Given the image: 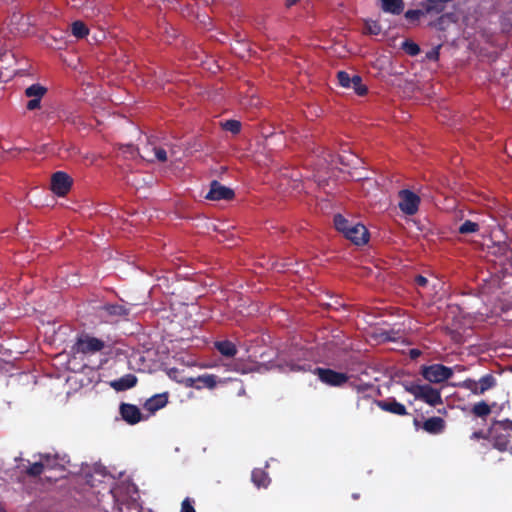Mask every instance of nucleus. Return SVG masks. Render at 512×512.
Segmentation results:
<instances>
[{
  "instance_id": "nucleus-30",
  "label": "nucleus",
  "mask_w": 512,
  "mask_h": 512,
  "mask_svg": "<svg viewBox=\"0 0 512 512\" xmlns=\"http://www.w3.org/2000/svg\"><path fill=\"white\" fill-rule=\"evenodd\" d=\"M279 369L282 372H299L305 371L307 369V365L303 364H295V363H286L285 365L280 364Z\"/></svg>"
},
{
  "instance_id": "nucleus-9",
  "label": "nucleus",
  "mask_w": 512,
  "mask_h": 512,
  "mask_svg": "<svg viewBox=\"0 0 512 512\" xmlns=\"http://www.w3.org/2000/svg\"><path fill=\"white\" fill-rule=\"evenodd\" d=\"M234 197L232 189L221 185L217 181H213L210 186V190L206 195V198L213 201L218 200H230Z\"/></svg>"
},
{
  "instance_id": "nucleus-15",
  "label": "nucleus",
  "mask_w": 512,
  "mask_h": 512,
  "mask_svg": "<svg viewBox=\"0 0 512 512\" xmlns=\"http://www.w3.org/2000/svg\"><path fill=\"white\" fill-rule=\"evenodd\" d=\"M497 250L500 252L499 263L503 265L505 272H512V249L503 244L498 246Z\"/></svg>"
},
{
  "instance_id": "nucleus-49",
  "label": "nucleus",
  "mask_w": 512,
  "mask_h": 512,
  "mask_svg": "<svg viewBox=\"0 0 512 512\" xmlns=\"http://www.w3.org/2000/svg\"><path fill=\"white\" fill-rule=\"evenodd\" d=\"M256 104H257V103H254L253 101H251V102L249 103V105H256Z\"/></svg>"
},
{
  "instance_id": "nucleus-40",
  "label": "nucleus",
  "mask_w": 512,
  "mask_h": 512,
  "mask_svg": "<svg viewBox=\"0 0 512 512\" xmlns=\"http://www.w3.org/2000/svg\"><path fill=\"white\" fill-rule=\"evenodd\" d=\"M438 57H439V52L437 49H434V50L430 51L429 53H427L428 59L437 60Z\"/></svg>"
},
{
  "instance_id": "nucleus-11",
  "label": "nucleus",
  "mask_w": 512,
  "mask_h": 512,
  "mask_svg": "<svg viewBox=\"0 0 512 512\" xmlns=\"http://www.w3.org/2000/svg\"><path fill=\"white\" fill-rule=\"evenodd\" d=\"M345 237L355 245H362L368 242L369 234L364 225L355 223V225L349 229Z\"/></svg>"
},
{
  "instance_id": "nucleus-27",
  "label": "nucleus",
  "mask_w": 512,
  "mask_h": 512,
  "mask_svg": "<svg viewBox=\"0 0 512 512\" xmlns=\"http://www.w3.org/2000/svg\"><path fill=\"white\" fill-rule=\"evenodd\" d=\"M349 89H353L356 94L362 96L367 92V87L362 83V79L358 75L352 76V84Z\"/></svg>"
},
{
  "instance_id": "nucleus-8",
  "label": "nucleus",
  "mask_w": 512,
  "mask_h": 512,
  "mask_svg": "<svg viewBox=\"0 0 512 512\" xmlns=\"http://www.w3.org/2000/svg\"><path fill=\"white\" fill-rule=\"evenodd\" d=\"M319 379L328 385L331 386H340L347 381V376L343 373L335 372L330 369H321L318 368L315 370Z\"/></svg>"
},
{
  "instance_id": "nucleus-25",
  "label": "nucleus",
  "mask_w": 512,
  "mask_h": 512,
  "mask_svg": "<svg viewBox=\"0 0 512 512\" xmlns=\"http://www.w3.org/2000/svg\"><path fill=\"white\" fill-rule=\"evenodd\" d=\"M52 460L49 466H45V470H62L68 463L66 456L59 457L58 455H51Z\"/></svg>"
},
{
  "instance_id": "nucleus-42",
  "label": "nucleus",
  "mask_w": 512,
  "mask_h": 512,
  "mask_svg": "<svg viewBox=\"0 0 512 512\" xmlns=\"http://www.w3.org/2000/svg\"><path fill=\"white\" fill-rule=\"evenodd\" d=\"M230 370L245 373V371L241 370L236 364L229 368Z\"/></svg>"
},
{
  "instance_id": "nucleus-26",
  "label": "nucleus",
  "mask_w": 512,
  "mask_h": 512,
  "mask_svg": "<svg viewBox=\"0 0 512 512\" xmlns=\"http://www.w3.org/2000/svg\"><path fill=\"white\" fill-rule=\"evenodd\" d=\"M71 31L76 38H83L88 35L89 30L82 21H75L71 25Z\"/></svg>"
},
{
  "instance_id": "nucleus-38",
  "label": "nucleus",
  "mask_w": 512,
  "mask_h": 512,
  "mask_svg": "<svg viewBox=\"0 0 512 512\" xmlns=\"http://www.w3.org/2000/svg\"><path fill=\"white\" fill-rule=\"evenodd\" d=\"M169 378L179 382V383H183L185 385V380L187 378H184L181 373L179 372V370L175 369V368H172V369H169L168 372H167Z\"/></svg>"
},
{
  "instance_id": "nucleus-21",
  "label": "nucleus",
  "mask_w": 512,
  "mask_h": 512,
  "mask_svg": "<svg viewBox=\"0 0 512 512\" xmlns=\"http://www.w3.org/2000/svg\"><path fill=\"white\" fill-rule=\"evenodd\" d=\"M218 351L226 357H232L236 354V346L230 341H219L215 343Z\"/></svg>"
},
{
  "instance_id": "nucleus-3",
  "label": "nucleus",
  "mask_w": 512,
  "mask_h": 512,
  "mask_svg": "<svg viewBox=\"0 0 512 512\" xmlns=\"http://www.w3.org/2000/svg\"><path fill=\"white\" fill-rule=\"evenodd\" d=\"M423 377L431 383H440L453 375L451 368L441 364H434L423 368Z\"/></svg>"
},
{
  "instance_id": "nucleus-48",
  "label": "nucleus",
  "mask_w": 512,
  "mask_h": 512,
  "mask_svg": "<svg viewBox=\"0 0 512 512\" xmlns=\"http://www.w3.org/2000/svg\"><path fill=\"white\" fill-rule=\"evenodd\" d=\"M448 17H449V15L442 16V17L440 18V21L442 22V21H444V19H445V18H448Z\"/></svg>"
},
{
  "instance_id": "nucleus-50",
  "label": "nucleus",
  "mask_w": 512,
  "mask_h": 512,
  "mask_svg": "<svg viewBox=\"0 0 512 512\" xmlns=\"http://www.w3.org/2000/svg\"><path fill=\"white\" fill-rule=\"evenodd\" d=\"M0 61H2V59H0Z\"/></svg>"
},
{
  "instance_id": "nucleus-43",
  "label": "nucleus",
  "mask_w": 512,
  "mask_h": 512,
  "mask_svg": "<svg viewBox=\"0 0 512 512\" xmlns=\"http://www.w3.org/2000/svg\"><path fill=\"white\" fill-rule=\"evenodd\" d=\"M134 151H135V149L133 148V146H127V151H125L124 153H129V154L133 155Z\"/></svg>"
},
{
  "instance_id": "nucleus-22",
  "label": "nucleus",
  "mask_w": 512,
  "mask_h": 512,
  "mask_svg": "<svg viewBox=\"0 0 512 512\" xmlns=\"http://www.w3.org/2000/svg\"><path fill=\"white\" fill-rule=\"evenodd\" d=\"M416 284L419 287L428 288L430 292L437 294L438 289L440 288V283L437 280L430 282L426 277L419 275L415 279Z\"/></svg>"
},
{
  "instance_id": "nucleus-10",
  "label": "nucleus",
  "mask_w": 512,
  "mask_h": 512,
  "mask_svg": "<svg viewBox=\"0 0 512 512\" xmlns=\"http://www.w3.org/2000/svg\"><path fill=\"white\" fill-rule=\"evenodd\" d=\"M139 154L147 161L157 160L165 162L168 159L167 151L164 148L157 147L151 143L147 144Z\"/></svg>"
},
{
  "instance_id": "nucleus-37",
  "label": "nucleus",
  "mask_w": 512,
  "mask_h": 512,
  "mask_svg": "<svg viewBox=\"0 0 512 512\" xmlns=\"http://www.w3.org/2000/svg\"><path fill=\"white\" fill-rule=\"evenodd\" d=\"M426 13V10H408L405 13V17L410 21H414L420 19V17L424 16Z\"/></svg>"
},
{
  "instance_id": "nucleus-5",
  "label": "nucleus",
  "mask_w": 512,
  "mask_h": 512,
  "mask_svg": "<svg viewBox=\"0 0 512 512\" xmlns=\"http://www.w3.org/2000/svg\"><path fill=\"white\" fill-rule=\"evenodd\" d=\"M399 208L408 215H413L418 211L420 198L410 190H402L399 192Z\"/></svg>"
},
{
  "instance_id": "nucleus-1",
  "label": "nucleus",
  "mask_w": 512,
  "mask_h": 512,
  "mask_svg": "<svg viewBox=\"0 0 512 512\" xmlns=\"http://www.w3.org/2000/svg\"><path fill=\"white\" fill-rule=\"evenodd\" d=\"M405 390L412 394L416 399L422 400L430 406H436L442 403L440 391L428 384H407Z\"/></svg>"
},
{
  "instance_id": "nucleus-46",
  "label": "nucleus",
  "mask_w": 512,
  "mask_h": 512,
  "mask_svg": "<svg viewBox=\"0 0 512 512\" xmlns=\"http://www.w3.org/2000/svg\"><path fill=\"white\" fill-rule=\"evenodd\" d=\"M418 355H419V351H417V350H411V356H412L413 358L417 357Z\"/></svg>"
},
{
  "instance_id": "nucleus-39",
  "label": "nucleus",
  "mask_w": 512,
  "mask_h": 512,
  "mask_svg": "<svg viewBox=\"0 0 512 512\" xmlns=\"http://www.w3.org/2000/svg\"><path fill=\"white\" fill-rule=\"evenodd\" d=\"M180 512H196L193 506V501L190 498L183 500Z\"/></svg>"
},
{
  "instance_id": "nucleus-36",
  "label": "nucleus",
  "mask_w": 512,
  "mask_h": 512,
  "mask_svg": "<svg viewBox=\"0 0 512 512\" xmlns=\"http://www.w3.org/2000/svg\"><path fill=\"white\" fill-rule=\"evenodd\" d=\"M461 386L470 390L474 394H481L479 391V382L472 379H467L461 383Z\"/></svg>"
},
{
  "instance_id": "nucleus-20",
  "label": "nucleus",
  "mask_w": 512,
  "mask_h": 512,
  "mask_svg": "<svg viewBox=\"0 0 512 512\" xmlns=\"http://www.w3.org/2000/svg\"><path fill=\"white\" fill-rule=\"evenodd\" d=\"M52 460L50 454L40 456L39 461L34 462L28 469V473L30 475L36 476L46 471L45 466L50 465V461Z\"/></svg>"
},
{
  "instance_id": "nucleus-17",
  "label": "nucleus",
  "mask_w": 512,
  "mask_h": 512,
  "mask_svg": "<svg viewBox=\"0 0 512 512\" xmlns=\"http://www.w3.org/2000/svg\"><path fill=\"white\" fill-rule=\"evenodd\" d=\"M444 427V420L440 417H431L427 419L423 424L424 430L431 434L441 433Z\"/></svg>"
},
{
  "instance_id": "nucleus-33",
  "label": "nucleus",
  "mask_w": 512,
  "mask_h": 512,
  "mask_svg": "<svg viewBox=\"0 0 512 512\" xmlns=\"http://www.w3.org/2000/svg\"><path fill=\"white\" fill-rule=\"evenodd\" d=\"M479 225L472 221H465L461 226L459 227V232L461 234H469V233H475L478 231Z\"/></svg>"
},
{
  "instance_id": "nucleus-4",
  "label": "nucleus",
  "mask_w": 512,
  "mask_h": 512,
  "mask_svg": "<svg viewBox=\"0 0 512 512\" xmlns=\"http://www.w3.org/2000/svg\"><path fill=\"white\" fill-rule=\"evenodd\" d=\"M106 346V343L103 340L98 338L83 335L78 338L76 343L77 352H81L83 354H94L103 350Z\"/></svg>"
},
{
  "instance_id": "nucleus-34",
  "label": "nucleus",
  "mask_w": 512,
  "mask_h": 512,
  "mask_svg": "<svg viewBox=\"0 0 512 512\" xmlns=\"http://www.w3.org/2000/svg\"><path fill=\"white\" fill-rule=\"evenodd\" d=\"M337 76H338V81L342 87L348 88V89L351 87L352 76H350L347 72L339 71Z\"/></svg>"
},
{
  "instance_id": "nucleus-45",
  "label": "nucleus",
  "mask_w": 512,
  "mask_h": 512,
  "mask_svg": "<svg viewBox=\"0 0 512 512\" xmlns=\"http://www.w3.org/2000/svg\"><path fill=\"white\" fill-rule=\"evenodd\" d=\"M472 437H473V438H477V439H478V438L483 437V435H482V433H481V432H475V433H473Z\"/></svg>"
},
{
  "instance_id": "nucleus-19",
  "label": "nucleus",
  "mask_w": 512,
  "mask_h": 512,
  "mask_svg": "<svg viewBox=\"0 0 512 512\" xmlns=\"http://www.w3.org/2000/svg\"><path fill=\"white\" fill-rule=\"evenodd\" d=\"M381 8L384 12L398 15L404 9L403 0H381Z\"/></svg>"
},
{
  "instance_id": "nucleus-24",
  "label": "nucleus",
  "mask_w": 512,
  "mask_h": 512,
  "mask_svg": "<svg viewBox=\"0 0 512 512\" xmlns=\"http://www.w3.org/2000/svg\"><path fill=\"white\" fill-rule=\"evenodd\" d=\"M252 481L257 487H267L269 484L267 474L261 469H255L252 472Z\"/></svg>"
},
{
  "instance_id": "nucleus-29",
  "label": "nucleus",
  "mask_w": 512,
  "mask_h": 512,
  "mask_svg": "<svg viewBox=\"0 0 512 512\" xmlns=\"http://www.w3.org/2000/svg\"><path fill=\"white\" fill-rule=\"evenodd\" d=\"M221 126L224 130L229 131L233 134L239 133L241 129V123L237 120H227L221 123Z\"/></svg>"
},
{
  "instance_id": "nucleus-28",
  "label": "nucleus",
  "mask_w": 512,
  "mask_h": 512,
  "mask_svg": "<svg viewBox=\"0 0 512 512\" xmlns=\"http://www.w3.org/2000/svg\"><path fill=\"white\" fill-rule=\"evenodd\" d=\"M479 391L483 394L488 389L492 388L495 385V379L492 375H485L479 379Z\"/></svg>"
},
{
  "instance_id": "nucleus-14",
  "label": "nucleus",
  "mask_w": 512,
  "mask_h": 512,
  "mask_svg": "<svg viewBox=\"0 0 512 512\" xmlns=\"http://www.w3.org/2000/svg\"><path fill=\"white\" fill-rule=\"evenodd\" d=\"M168 402V396L166 393L156 394L150 397L144 404V408L149 412H155L166 406Z\"/></svg>"
},
{
  "instance_id": "nucleus-7",
  "label": "nucleus",
  "mask_w": 512,
  "mask_h": 512,
  "mask_svg": "<svg viewBox=\"0 0 512 512\" xmlns=\"http://www.w3.org/2000/svg\"><path fill=\"white\" fill-rule=\"evenodd\" d=\"M225 380L219 379L217 376L213 374H204L197 378L189 377L185 380L186 387H194L196 389H201L206 387L208 389H213L218 383H224Z\"/></svg>"
},
{
  "instance_id": "nucleus-16",
  "label": "nucleus",
  "mask_w": 512,
  "mask_h": 512,
  "mask_svg": "<svg viewBox=\"0 0 512 512\" xmlns=\"http://www.w3.org/2000/svg\"><path fill=\"white\" fill-rule=\"evenodd\" d=\"M137 378L132 374L124 375L123 377L110 382V386L117 391H123L135 386Z\"/></svg>"
},
{
  "instance_id": "nucleus-23",
  "label": "nucleus",
  "mask_w": 512,
  "mask_h": 512,
  "mask_svg": "<svg viewBox=\"0 0 512 512\" xmlns=\"http://www.w3.org/2000/svg\"><path fill=\"white\" fill-rule=\"evenodd\" d=\"M334 224L335 228L342 233L344 236L347 234L350 228L355 225V223L350 222L346 218H344L342 215H336L334 218Z\"/></svg>"
},
{
  "instance_id": "nucleus-35",
  "label": "nucleus",
  "mask_w": 512,
  "mask_h": 512,
  "mask_svg": "<svg viewBox=\"0 0 512 512\" xmlns=\"http://www.w3.org/2000/svg\"><path fill=\"white\" fill-rule=\"evenodd\" d=\"M402 48L411 56H415L420 52L419 46L416 43L410 41H404L402 43Z\"/></svg>"
},
{
  "instance_id": "nucleus-12",
  "label": "nucleus",
  "mask_w": 512,
  "mask_h": 512,
  "mask_svg": "<svg viewBox=\"0 0 512 512\" xmlns=\"http://www.w3.org/2000/svg\"><path fill=\"white\" fill-rule=\"evenodd\" d=\"M45 92L46 89L39 84H33L29 86L25 91L26 96L31 98V100L27 103V109L35 110L39 108L40 100L45 94Z\"/></svg>"
},
{
  "instance_id": "nucleus-2",
  "label": "nucleus",
  "mask_w": 512,
  "mask_h": 512,
  "mask_svg": "<svg viewBox=\"0 0 512 512\" xmlns=\"http://www.w3.org/2000/svg\"><path fill=\"white\" fill-rule=\"evenodd\" d=\"M512 430V420L495 421L490 428V437L493 445L499 451H505L509 443V431Z\"/></svg>"
},
{
  "instance_id": "nucleus-13",
  "label": "nucleus",
  "mask_w": 512,
  "mask_h": 512,
  "mask_svg": "<svg viewBox=\"0 0 512 512\" xmlns=\"http://www.w3.org/2000/svg\"><path fill=\"white\" fill-rule=\"evenodd\" d=\"M120 413L122 418L129 424L133 425L141 421V412L135 405L122 404Z\"/></svg>"
},
{
  "instance_id": "nucleus-44",
  "label": "nucleus",
  "mask_w": 512,
  "mask_h": 512,
  "mask_svg": "<svg viewBox=\"0 0 512 512\" xmlns=\"http://www.w3.org/2000/svg\"><path fill=\"white\" fill-rule=\"evenodd\" d=\"M296 3V0H287L286 1V5L287 7H291L292 5H294Z\"/></svg>"
},
{
  "instance_id": "nucleus-18",
  "label": "nucleus",
  "mask_w": 512,
  "mask_h": 512,
  "mask_svg": "<svg viewBox=\"0 0 512 512\" xmlns=\"http://www.w3.org/2000/svg\"><path fill=\"white\" fill-rule=\"evenodd\" d=\"M378 406L384 411H388L397 415H405L407 413L405 406L399 402H396L395 400L380 401L378 402Z\"/></svg>"
},
{
  "instance_id": "nucleus-47",
  "label": "nucleus",
  "mask_w": 512,
  "mask_h": 512,
  "mask_svg": "<svg viewBox=\"0 0 512 512\" xmlns=\"http://www.w3.org/2000/svg\"><path fill=\"white\" fill-rule=\"evenodd\" d=\"M174 155H175V151H174V149H171V150H170V156H171V157H174Z\"/></svg>"
},
{
  "instance_id": "nucleus-6",
  "label": "nucleus",
  "mask_w": 512,
  "mask_h": 512,
  "mask_svg": "<svg viewBox=\"0 0 512 512\" xmlns=\"http://www.w3.org/2000/svg\"><path fill=\"white\" fill-rule=\"evenodd\" d=\"M72 178L63 171L54 173L51 177V190L58 196H64L72 186Z\"/></svg>"
},
{
  "instance_id": "nucleus-41",
  "label": "nucleus",
  "mask_w": 512,
  "mask_h": 512,
  "mask_svg": "<svg viewBox=\"0 0 512 512\" xmlns=\"http://www.w3.org/2000/svg\"><path fill=\"white\" fill-rule=\"evenodd\" d=\"M111 313L120 315L123 314L124 311L122 310L121 307H112Z\"/></svg>"
},
{
  "instance_id": "nucleus-32",
  "label": "nucleus",
  "mask_w": 512,
  "mask_h": 512,
  "mask_svg": "<svg viewBox=\"0 0 512 512\" xmlns=\"http://www.w3.org/2000/svg\"><path fill=\"white\" fill-rule=\"evenodd\" d=\"M381 32V26L377 21L366 20L365 21V33L370 35H378Z\"/></svg>"
},
{
  "instance_id": "nucleus-31",
  "label": "nucleus",
  "mask_w": 512,
  "mask_h": 512,
  "mask_svg": "<svg viewBox=\"0 0 512 512\" xmlns=\"http://www.w3.org/2000/svg\"><path fill=\"white\" fill-rule=\"evenodd\" d=\"M490 411H491V409H490L489 405L484 401H481V402L475 404L473 407V413L479 417H484V416L488 415L490 413Z\"/></svg>"
}]
</instances>
